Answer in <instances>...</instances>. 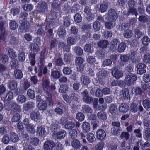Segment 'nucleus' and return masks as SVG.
Instances as JSON below:
<instances>
[{"label": "nucleus", "instance_id": "1", "mask_svg": "<svg viewBox=\"0 0 150 150\" xmlns=\"http://www.w3.org/2000/svg\"><path fill=\"white\" fill-rule=\"evenodd\" d=\"M107 15V20L110 22L115 21L118 17L116 11L112 9H110L108 11Z\"/></svg>", "mask_w": 150, "mask_h": 150}, {"label": "nucleus", "instance_id": "2", "mask_svg": "<svg viewBox=\"0 0 150 150\" xmlns=\"http://www.w3.org/2000/svg\"><path fill=\"white\" fill-rule=\"evenodd\" d=\"M20 23L21 25L19 27L20 31L22 32H25L27 31L29 28V23L28 22L25 20H20Z\"/></svg>", "mask_w": 150, "mask_h": 150}, {"label": "nucleus", "instance_id": "3", "mask_svg": "<svg viewBox=\"0 0 150 150\" xmlns=\"http://www.w3.org/2000/svg\"><path fill=\"white\" fill-rule=\"evenodd\" d=\"M55 146V144L53 141L47 140L45 142L43 148L45 150H52Z\"/></svg>", "mask_w": 150, "mask_h": 150}, {"label": "nucleus", "instance_id": "4", "mask_svg": "<svg viewBox=\"0 0 150 150\" xmlns=\"http://www.w3.org/2000/svg\"><path fill=\"white\" fill-rule=\"evenodd\" d=\"M137 79L136 76L134 74H130L127 75L125 78V81L127 85L132 84Z\"/></svg>", "mask_w": 150, "mask_h": 150}, {"label": "nucleus", "instance_id": "5", "mask_svg": "<svg viewBox=\"0 0 150 150\" xmlns=\"http://www.w3.org/2000/svg\"><path fill=\"white\" fill-rule=\"evenodd\" d=\"M49 5L45 2H42L39 7L40 11L45 14H47L49 12Z\"/></svg>", "mask_w": 150, "mask_h": 150}, {"label": "nucleus", "instance_id": "6", "mask_svg": "<svg viewBox=\"0 0 150 150\" xmlns=\"http://www.w3.org/2000/svg\"><path fill=\"white\" fill-rule=\"evenodd\" d=\"M46 49H44L42 51L40 54V62L38 63V65L41 71H42V66H44L43 63L44 61L45 53L46 52Z\"/></svg>", "mask_w": 150, "mask_h": 150}, {"label": "nucleus", "instance_id": "7", "mask_svg": "<svg viewBox=\"0 0 150 150\" xmlns=\"http://www.w3.org/2000/svg\"><path fill=\"white\" fill-rule=\"evenodd\" d=\"M120 97L123 99H128L130 98L129 91L127 88H125L121 91L120 92Z\"/></svg>", "mask_w": 150, "mask_h": 150}, {"label": "nucleus", "instance_id": "8", "mask_svg": "<svg viewBox=\"0 0 150 150\" xmlns=\"http://www.w3.org/2000/svg\"><path fill=\"white\" fill-rule=\"evenodd\" d=\"M96 134L97 139L100 140H103L106 137L105 132L102 129L98 130L97 131Z\"/></svg>", "mask_w": 150, "mask_h": 150}, {"label": "nucleus", "instance_id": "9", "mask_svg": "<svg viewBox=\"0 0 150 150\" xmlns=\"http://www.w3.org/2000/svg\"><path fill=\"white\" fill-rule=\"evenodd\" d=\"M11 113L14 114L15 112L20 113L21 110L20 105L16 103H13L11 106Z\"/></svg>", "mask_w": 150, "mask_h": 150}, {"label": "nucleus", "instance_id": "10", "mask_svg": "<svg viewBox=\"0 0 150 150\" xmlns=\"http://www.w3.org/2000/svg\"><path fill=\"white\" fill-rule=\"evenodd\" d=\"M112 74L114 77L116 79H119L123 76V73L118 70L116 67H114L112 69Z\"/></svg>", "mask_w": 150, "mask_h": 150}, {"label": "nucleus", "instance_id": "11", "mask_svg": "<svg viewBox=\"0 0 150 150\" xmlns=\"http://www.w3.org/2000/svg\"><path fill=\"white\" fill-rule=\"evenodd\" d=\"M30 117L33 120L37 121L38 120H40L42 117L38 112L33 111L30 114Z\"/></svg>", "mask_w": 150, "mask_h": 150}, {"label": "nucleus", "instance_id": "12", "mask_svg": "<svg viewBox=\"0 0 150 150\" xmlns=\"http://www.w3.org/2000/svg\"><path fill=\"white\" fill-rule=\"evenodd\" d=\"M42 84L43 90L47 91L50 90V86L49 85V82L48 80L45 78H43L42 79Z\"/></svg>", "mask_w": 150, "mask_h": 150}, {"label": "nucleus", "instance_id": "13", "mask_svg": "<svg viewBox=\"0 0 150 150\" xmlns=\"http://www.w3.org/2000/svg\"><path fill=\"white\" fill-rule=\"evenodd\" d=\"M109 43L107 40H101L98 43V45L99 47L105 49L107 47Z\"/></svg>", "mask_w": 150, "mask_h": 150}, {"label": "nucleus", "instance_id": "14", "mask_svg": "<svg viewBox=\"0 0 150 150\" xmlns=\"http://www.w3.org/2000/svg\"><path fill=\"white\" fill-rule=\"evenodd\" d=\"M36 132L40 136L42 137H45L46 135V131L44 127L40 126L37 127Z\"/></svg>", "mask_w": 150, "mask_h": 150}, {"label": "nucleus", "instance_id": "15", "mask_svg": "<svg viewBox=\"0 0 150 150\" xmlns=\"http://www.w3.org/2000/svg\"><path fill=\"white\" fill-rule=\"evenodd\" d=\"M54 136L57 139H61L64 138L66 134V132L64 130H61L58 133H53Z\"/></svg>", "mask_w": 150, "mask_h": 150}, {"label": "nucleus", "instance_id": "16", "mask_svg": "<svg viewBox=\"0 0 150 150\" xmlns=\"http://www.w3.org/2000/svg\"><path fill=\"white\" fill-rule=\"evenodd\" d=\"M29 48L32 52H37L40 50L39 46L37 44L32 43L30 44Z\"/></svg>", "mask_w": 150, "mask_h": 150}, {"label": "nucleus", "instance_id": "17", "mask_svg": "<svg viewBox=\"0 0 150 150\" xmlns=\"http://www.w3.org/2000/svg\"><path fill=\"white\" fill-rule=\"evenodd\" d=\"M82 131L84 133H87L90 131V126L89 124L86 122H83L82 125Z\"/></svg>", "mask_w": 150, "mask_h": 150}, {"label": "nucleus", "instance_id": "18", "mask_svg": "<svg viewBox=\"0 0 150 150\" xmlns=\"http://www.w3.org/2000/svg\"><path fill=\"white\" fill-rule=\"evenodd\" d=\"M47 106V105L46 102L44 100L40 101L38 105V108L41 110H45Z\"/></svg>", "mask_w": 150, "mask_h": 150}, {"label": "nucleus", "instance_id": "19", "mask_svg": "<svg viewBox=\"0 0 150 150\" xmlns=\"http://www.w3.org/2000/svg\"><path fill=\"white\" fill-rule=\"evenodd\" d=\"M80 80L81 83L84 85H88L90 82L89 78L85 75L81 76Z\"/></svg>", "mask_w": 150, "mask_h": 150}, {"label": "nucleus", "instance_id": "20", "mask_svg": "<svg viewBox=\"0 0 150 150\" xmlns=\"http://www.w3.org/2000/svg\"><path fill=\"white\" fill-rule=\"evenodd\" d=\"M129 110V107L127 104L122 103L119 107V110L120 112H125Z\"/></svg>", "mask_w": 150, "mask_h": 150}, {"label": "nucleus", "instance_id": "21", "mask_svg": "<svg viewBox=\"0 0 150 150\" xmlns=\"http://www.w3.org/2000/svg\"><path fill=\"white\" fill-rule=\"evenodd\" d=\"M108 5V1H105L103 3L100 5L99 8L100 11L101 13L104 12L106 11L107 9Z\"/></svg>", "mask_w": 150, "mask_h": 150}, {"label": "nucleus", "instance_id": "22", "mask_svg": "<svg viewBox=\"0 0 150 150\" xmlns=\"http://www.w3.org/2000/svg\"><path fill=\"white\" fill-rule=\"evenodd\" d=\"M72 146L75 149H77L80 148L81 145L80 141L76 139L73 140L71 142Z\"/></svg>", "mask_w": 150, "mask_h": 150}, {"label": "nucleus", "instance_id": "23", "mask_svg": "<svg viewBox=\"0 0 150 150\" xmlns=\"http://www.w3.org/2000/svg\"><path fill=\"white\" fill-rule=\"evenodd\" d=\"M34 103L33 102L30 101L24 105L23 108L25 110L27 111L28 109L34 108Z\"/></svg>", "mask_w": 150, "mask_h": 150}, {"label": "nucleus", "instance_id": "24", "mask_svg": "<svg viewBox=\"0 0 150 150\" xmlns=\"http://www.w3.org/2000/svg\"><path fill=\"white\" fill-rule=\"evenodd\" d=\"M117 108L116 105L114 104H112L109 106V111L112 115H115L116 114Z\"/></svg>", "mask_w": 150, "mask_h": 150}, {"label": "nucleus", "instance_id": "25", "mask_svg": "<svg viewBox=\"0 0 150 150\" xmlns=\"http://www.w3.org/2000/svg\"><path fill=\"white\" fill-rule=\"evenodd\" d=\"M82 111L84 113H91L93 111L92 109L87 105H84L82 107Z\"/></svg>", "mask_w": 150, "mask_h": 150}, {"label": "nucleus", "instance_id": "26", "mask_svg": "<svg viewBox=\"0 0 150 150\" xmlns=\"http://www.w3.org/2000/svg\"><path fill=\"white\" fill-rule=\"evenodd\" d=\"M57 34L60 37H64L66 35L65 28L62 26H60L58 29Z\"/></svg>", "mask_w": 150, "mask_h": 150}, {"label": "nucleus", "instance_id": "27", "mask_svg": "<svg viewBox=\"0 0 150 150\" xmlns=\"http://www.w3.org/2000/svg\"><path fill=\"white\" fill-rule=\"evenodd\" d=\"M86 138L90 143H93L96 140V138L94 135L92 133L88 134L87 135Z\"/></svg>", "mask_w": 150, "mask_h": 150}, {"label": "nucleus", "instance_id": "28", "mask_svg": "<svg viewBox=\"0 0 150 150\" xmlns=\"http://www.w3.org/2000/svg\"><path fill=\"white\" fill-rule=\"evenodd\" d=\"M14 75L17 79H21L23 77V73L20 70L16 69L14 71Z\"/></svg>", "mask_w": 150, "mask_h": 150}, {"label": "nucleus", "instance_id": "29", "mask_svg": "<svg viewBox=\"0 0 150 150\" xmlns=\"http://www.w3.org/2000/svg\"><path fill=\"white\" fill-rule=\"evenodd\" d=\"M18 135L14 133H11L10 134V140L12 142L15 143L19 140Z\"/></svg>", "mask_w": 150, "mask_h": 150}, {"label": "nucleus", "instance_id": "30", "mask_svg": "<svg viewBox=\"0 0 150 150\" xmlns=\"http://www.w3.org/2000/svg\"><path fill=\"white\" fill-rule=\"evenodd\" d=\"M17 101L19 103H23L26 101V98L24 95H20L18 96Z\"/></svg>", "mask_w": 150, "mask_h": 150}, {"label": "nucleus", "instance_id": "31", "mask_svg": "<svg viewBox=\"0 0 150 150\" xmlns=\"http://www.w3.org/2000/svg\"><path fill=\"white\" fill-rule=\"evenodd\" d=\"M126 47V44L124 42L121 43L118 45L117 51L118 52L121 53L123 52Z\"/></svg>", "mask_w": 150, "mask_h": 150}, {"label": "nucleus", "instance_id": "32", "mask_svg": "<svg viewBox=\"0 0 150 150\" xmlns=\"http://www.w3.org/2000/svg\"><path fill=\"white\" fill-rule=\"evenodd\" d=\"M9 88L11 90H13L16 88L17 86L16 81L15 80H12L8 83Z\"/></svg>", "mask_w": 150, "mask_h": 150}, {"label": "nucleus", "instance_id": "33", "mask_svg": "<svg viewBox=\"0 0 150 150\" xmlns=\"http://www.w3.org/2000/svg\"><path fill=\"white\" fill-rule=\"evenodd\" d=\"M67 44L69 45H73L76 43V40L74 37H68L67 38Z\"/></svg>", "mask_w": 150, "mask_h": 150}, {"label": "nucleus", "instance_id": "34", "mask_svg": "<svg viewBox=\"0 0 150 150\" xmlns=\"http://www.w3.org/2000/svg\"><path fill=\"white\" fill-rule=\"evenodd\" d=\"M75 123L72 121H68L64 124V127L65 128L67 129H70L73 128L75 126Z\"/></svg>", "mask_w": 150, "mask_h": 150}, {"label": "nucleus", "instance_id": "35", "mask_svg": "<svg viewBox=\"0 0 150 150\" xmlns=\"http://www.w3.org/2000/svg\"><path fill=\"white\" fill-rule=\"evenodd\" d=\"M98 118L102 120H105L107 118L106 114L103 111L99 112L97 114Z\"/></svg>", "mask_w": 150, "mask_h": 150}, {"label": "nucleus", "instance_id": "36", "mask_svg": "<svg viewBox=\"0 0 150 150\" xmlns=\"http://www.w3.org/2000/svg\"><path fill=\"white\" fill-rule=\"evenodd\" d=\"M13 94L11 91H9L6 94L4 100L7 101H10L13 98Z\"/></svg>", "mask_w": 150, "mask_h": 150}, {"label": "nucleus", "instance_id": "37", "mask_svg": "<svg viewBox=\"0 0 150 150\" xmlns=\"http://www.w3.org/2000/svg\"><path fill=\"white\" fill-rule=\"evenodd\" d=\"M69 135L70 138L73 139H74L77 135V131L74 129H71L69 132Z\"/></svg>", "mask_w": 150, "mask_h": 150}, {"label": "nucleus", "instance_id": "38", "mask_svg": "<svg viewBox=\"0 0 150 150\" xmlns=\"http://www.w3.org/2000/svg\"><path fill=\"white\" fill-rule=\"evenodd\" d=\"M18 61L16 59H13L10 63L11 67L13 69H15L18 67Z\"/></svg>", "mask_w": 150, "mask_h": 150}, {"label": "nucleus", "instance_id": "39", "mask_svg": "<svg viewBox=\"0 0 150 150\" xmlns=\"http://www.w3.org/2000/svg\"><path fill=\"white\" fill-rule=\"evenodd\" d=\"M51 76L54 79H58L60 77V74L58 71H53L51 72Z\"/></svg>", "mask_w": 150, "mask_h": 150}, {"label": "nucleus", "instance_id": "40", "mask_svg": "<svg viewBox=\"0 0 150 150\" xmlns=\"http://www.w3.org/2000/svg\"><path fill=\"white\" fill-rule=\"evenodd\" d=\"M22 8L24 10L29 11L33 9V6L31 4H26L23 5Z\"/></svg>", "mask_w": 150, "mask_h": 150}, {"label": "nucleus", "instance_id": "41", "mask_svg": "<svg viewBox=\"0 0 150 150\" xmlns=\"http://www.w3.org/2000/svg\"><path fill=\"white\" fill-rule=\"evenodd\" d=\"M23 147L24 150H35L34 148L30 144H28L26 142L23 143Z\"/></svg>", "mask_w": 150, "mask_h": 150}, {"label": "nucleus", "instance_id": "42", "mask_svg": "<svg viewBox=\"0 0 150 150\" xmlns=\"http://www.w3.org/2000/svg\"><path fill=\"white\" fill-rule=\"evenodd\" d=\"M84 50L87 52L92 53L93 52V49L91 47V45L88 44H86L84 47Z\"/></svg>", "mask_w": 150, "mask_h": 150}, {"label": "nucleus", "instance_id": "43", "mask_svg": "<svg viewBox=\"0 0 150 150\" xmlns=\"http://www.w3.org/2000/svg\"><path fill=\"white\" fill-rule=\"evenodd\" d=\"M25 128L30 133L33 134L35 132L34 127L31 124H30L25 126Z\"/></svg>", "mask_w": 150, "mask_h": 150}, {"label": "nucleus", "instance_id": "44", "mask_svg": "<svg viewBox=\"0 0 150 150\" xmlns=\"http://www.w3.org/2000/svg\"><path fill=\"white\" fill-rule=\"evenodd\" d=\"M9 26L10 28L13 30L16 29L18 27L17 23L13 21H11L9 23Z\"/></svg>", "mask_w": 150, "mask_h": 150}, {"label": "nucleus", "instance_id": "45", "mask_svg": "<svg viewBox=\"0 0 150 150\" xmlns=\"http://www.w3.org/2000/svg\"><path fill=\"white\" fill-rule=\"evenodd\" d=\"M0 60L2 61L3 63H5L8 61V57L3 54H0Z\"/></svg>", "mask_w": 150, "mask_h": 150}, {"label": "nucleus", "instance_id": "46", "mask_svg": "<svg viewBox=\"0 0 150 150\" xmlns=\"http://www.w3.org/2000/svg\"><path fill=\"white\" fill-rule=\"evenodd\" d=\"M142 104L146 109H148L150 108V101L148 99H146L144 100L142 102Z\"/></svg>", "mask_w": 150, "mask_h": 150}, {"label": "nucleus", "instance_id": "47", "mask_svg": "<svg viewBox=\"0 0 150 150\" xmlns=\"http://www.w3.org/2000/svg\"><path fill=\"white\" fill-rule=\"evenodd\" d=\"M96 55L99 58H102L105 56V54L103 50H100L96 51Z\"/></svg>", "mask_w": 150, "mask_h": 150}, {"label": "nucleus", "instance_id": "48", "mask_svg": "<svg viewBox=\"0 0 150 150\" xmlns=\"http://www.w3.org/2000/svg\"><path fill=\"white\" fill-rule=\"evenodd\" d=\"M76 119L80 121H83L85 118V116L81 112L77 113L76 116Z\"/></svg>", "mask_w": 150, "mask_h": 150}, {"label": "nucleus", "instance_id": "49", "mask_svg": "<svg viewBox=\"0 0 150 150\" xmlns=\"http://www.w3.org/2000/svg\"><path fill=\"white\" fill-rule=\"evenodd\" d=\"M132 33L130 30H125L123 34L124 37L127 38H130L132 35Z\"/></svg>", "mask_w": 150, "mask_h": 150}, {"label": "nucleus", "instance_id": "50", "mask_svg": "<svg viewBox=\"0 0 150 150\" xmlns=\"http://www.w3.org/2000/svg\"><path fill=\"white\" fill-rule=\"evenodd\" d=\"M25 59V55L23 52H20L18 55V59L20 61L23 62Z\"/></svg>", "mask_w": 150, "mask_h": 150}, {"label": "nucleus", "instance_id": "51", "mask_svg": "<svg viewBox=\"0 0 150 150\" xmlns=\"http://www.w3.org/2000/svg\"><path fill=\"white\" fill-rule=\"evenodd\" d=\"M150 40L147 36H145L142 38V43L144 45H148L150 43Z\"/></svg>", "mask_w": 150, "mask_h": 150}, {"label": "nucleus", "instance_id": "52", "mask_svg": "<svg viewBox=\"0 0 150 150\" xmlns=\"http://www.w3.org/2000/svg\"><path fill=\"white\" fill-rule=\"evenodd\" d=\"M74 51L78 55H81L83 53V50L79 46L76 47L75 48Z\"/></svg>", "mask_w": 150, "mask_h": 150}, {"label": "nucleus", "instance_id": "53", "mask_svg": "<svg viewBox=\"0 0 150 150\" xmlns=\"http://www.w3.org/2000/svg\"><path fill=\"white\" fill-rule=\"evenodd\" d=\"M4 21L3 20L0 21V30L3 35V37L5 36V29L4 27Z\"/></svg>", "mask_w": 150, "mask_h": 150}, {"label": "nucleus", "instance_id": "54", "mask_svg": "<svg viewBox=\"0 0 150 150\" xmlns=\"http://www.w3.org/2000/svg\"><path fill=\"white\" fill-rule=\"evenodd\" d=\"M20 113H16L13 116L12 121L14 122H16L18 121L20 118Z\"/></svg>", "mask_w": 150, "mask_h": 150}, {"label": "nucleus", "instance_id": "55", "mask_svg": "<svg viewBox=\"0 0 150 150\" xmlns=\"http://www.w3.org/2000/svg\"><path fill=\"white\" fill-rule=\"evenodd\" d=\"M96 61L95 58L93 56H88L87 58V61L90 64H93Z\"/></svg>", "mask_w": 150, "mask_h": 150}, {"label": "nucleus", "instance_id": "56", "mask_svg": "<svg viewBox=\"0 0 150 150\" xmlns=\"http://www.w3.org/2000/svg\"><path fill=\"white\" fill-rule=\"evenodd\" d=\"M27 94L31 99H33L35 97L34 91L31 89H29L28 90Z\"/></svg>", "mask_w": 150, "mask_h": 150}, {"label": "nucleus", "instance_id": "57", "mask_svg": "<svg viewBox=\"0 0 150 150\" xmlns=\"http://www.w3.org/2000/svg\"><path fill=\"white\" fill-rule=\"evenodd\" d=\"M39 139L37 138H31L30 142L34 146H37L39 143Z\"/></svg>", "mask_w": 150, "mask_h": 150}, {"label": "nucleus", "instance_id": "58", "mask_svg": "<svg viewBox=\"0 0 150 150\" xmlns=\"http://www.w3.org/2000/svg\"><path fill=\"white\" fill-rule=\"evenodd\" d=\"M120 59L122 62L127 63L129 59V57L126 55H121Z\"/></svg>", "mask_w": 150, "mask_h": 150}, {"label": "nucleus", "instance_id": "59", "mask_svg": "<svg viewBox=\"0 0 150 150\" xmlns=\"http://www.w3.org/2000/svg\"><path fill=\"white\" fill-rule=\"evenodd\" d=\"M112 22L106 21L105 23V26L106 28L110 29H112L114 26Z\"/></svg>", "mask_w": 150, "mask_h": 150}, {"label": "nucleus", "instance_id": "60", "mask_svg": "<svg viewBox=\"0 0 150 150\" xmlns=\"http://www.w3.org/2000/svg\"><path fill=\"white\" fill-rule=\"evenodd\" d=\"M145 133L146 137V139L150 140V128H147L145 129Z\"/></svg>", "mask_w": 150, "mask_h": 150}, {"label": "nucleus", "instance_id": "61", "mask_svg": "<svg viewBox=\"0 0 150 150\" xmlns=\"http://www.w3.org/2000/svg\"><path fill=\"white\" fill-rule=\"evenodd\" d=\"M143 62L146 63H150V54H147L144 56Z\"/></svg>", "mask_w": 150, "mask_h": 150}, {"label": "nucleus", "instance_id": "62", "mask_svg": "<svg viewBox=\"0 0 150 150\" xmlns=\"http://www.w3.org/2000/svg\"><path fill=\"white\" fill-rule=\"evenodd\" d=\"M130 13L134 14L135 16L138 15V13L136 10V9L133 8V7H129L128 11V14H129Z\"/></svg>", "mask_w": 150, "mask_h": 150}, {"label": "nucleus", "instance_id": "63", "mask_svg": "<svg viewBox=\"0 0 150 150\" xmlns=\"http://www.w3.org/2000/svg\"><path fill=\"white\" fill-rule=\"evenodd\" d=\"M10 139L8 135L7 134H5L2 139L3 142L5 144H8L9 142Z\"/></svg>", "mask_w": 150, "mask_h": 150}, {"label": "nucleus", "instance_id": "64", "mask_svg": "<svg viewBox=\"0 0 150 150\" xmlns=\"http://www.w3.org/2000/svg\"><path fill=\"white\" fill-rule=\"evenodd\" d=\"M143 79L144 81L149 82L150 81V75L147 74H144L143 76Z\"/></svg>", "mask_w": 150, "mask_h": 150}]
</instances>
